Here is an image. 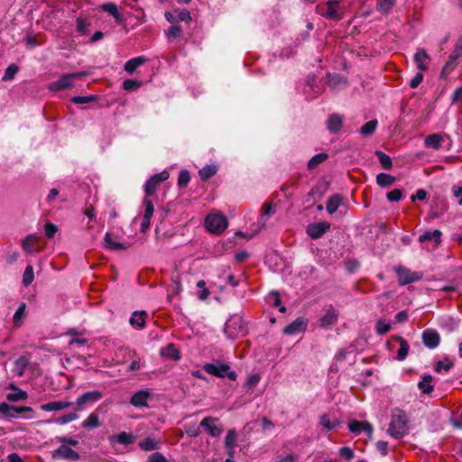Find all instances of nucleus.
Masks as SVG:
<instances>
[{"instance_id":"c9c22d12","label":"nucleus","mask_w":462,"mask_h":462,"mask_svg":"<svg viewBox=\"0 0 462 462\" xmlns=\"http://www.w3.org/2000/svg\"><path fill=\"white\" fill-rule=\"evenodd\" d=\"M328 155L326 152H320L314 155L308 162L307 167L309 170H314L319 164L324 162L328 159Z\"/></svg>"},{"instance_id":"6ab92c4d","label":"nucleus","mask_w":462,"mask_h":462,"mask_svg":"<svg viewBox=\"0 0 462 462\" xmlns=\"http://www.w3.org/2000/svg\"><path fill=\"white\" fill-rule=\"evenodd\" d=\"M39 237L34 234L28 235L22 242V248L26 253H36L40 251V246L37 245Z\"/></svg>"},{"instance_id":"e433bc0d","label":"nucleus","mask_w":462,"mask_h":462,"mask_svg":"<svg viewBox=\"0 0 462 462\" xmlns=\"http://www.w3.org/2000/svg\"><path fill=\"white\" fill-rule=\"evenodd\" d=\"M395 177L387 173H379L376 176V182L380 187H389L395 182Z\"/></svg>"},{"instance_id":"9b49d317","label":"nucleus","mask_w":462,"mask_h":462,"mask_svg":"<svg viewBox=\"0 0 462 462\" xmlns=\"http://www.w3.org/2000/svg\"><path fill=\"white\" fill-rule=\"evenodd\" d=\"M421 339L423 345L430 349L436 348L440 343L439 334L432 328L425 329L422 332Z\"/></svg>"},{"instance_id":"052dcab7","label":"nucleus","mask_w":462,"mask_h":462,"mask_svg":"<svg viewBox=\"0 0 462 462\" xmlns=\"http://www.w3.org/2000/svg\"><path fill=\"white\" fill-rule=\"evenodd\" d=\"M453 366V363L451 361L447 360V363L442 361H437L435 364L434 370L437 373H440L442 370L448 371Z\"/></svg>"},{"instance_id":"79ce46f5","label":"nucleus","mask_w":462,"mask_h":462,"mask_svg":"<svg viewBox=\"0 0 462 462\" xmlns=\"http://www.w3.org/2000/svg\"><path fill=\"white\" fill-rule=\"evenodd\" d=\"M102 10L111 14L117 22L122 21V16L117 9L116 5L113 3H106L102 5Z\"/></svg>"},{"instance_id":"72a5a7b5","label":"nucleus","mask_w":462,"mask_h":462,"mask_svg":"<svg viewBox=\"0 0 462 462\" xmlns=\"http://www.w3.org/2000/svg\"><path fill=\"white\" fill-rule=\"evenodd\" d=\"M395 0H376V10L382 14H388L392 10Z\"/></svg>"},{"instance_id":"ea45409f","label":"nucleus","mask_w":462,"mask_h":462,"mask_svg":"<svg viewBox=\"0 0 462 462\" xmlns=\"http://www.w3.org/2000/svg\"><path fill=\"white\" fill-rule=\"evenodd\" d=\"M104 243H105V247L109 250L125 249V246L124 244L113 241L111 234H109V233H106L105 235Z\"/></svg>"},{"instance_id":"e2e57ef3","label":"nucleus","mask_w":462,"mask_h":462,"mask_svg":"<svg viewBox=\"0 0 462 462\" xmlns=\"http://www.w3.org/2000/svg\"><path fill=\"white\" fill-rule=\"evenodd\" d=\"M386 197L389 201H399L402 197V191L399 189H394L392 191L388 192Z\"/></svg>"},{"instance_id":"4468645a","label":"nucleus","mask_w":462,"mask_h":462,"mask_svg":"<svg viewBox=\"0 0 462 462\" xmlns=\"http://www.w3.org/2000/svg\"><path fill=\"white\" fill-rule=\"evenodd\" d=\"M308 326V319L304 317H299L294 321L287 325L283 328V334L294 335L306 330Z\"/></svg>"},{"instance_id":"13d9d810","label":"nucleus","mask_w":462,"mask_h":462,"mask_svg":"<svg viewBox=\"0 0 462 462\" xmlns=\"http://www.w3.org/2000/svg\"><path fill=\"white\" fill-rule=\"evenodd\" d=\"M141 86V82L134 79H125L123 82V88L126 91H134Z\"/></svg>"},{"instance_id":"ddd939ff","label":"nucleus","mask_w":462,"mask_h":462,"mask_svg":"<svg viewBox=\"0 0 462 462\" xmlns=\"http://www.w3.org/2000/svg\"><path fill=\"white\" fill-rule=\"evenodd\" d=\"M348 430L356 435L364 431L369 438H371L373 434V426L368 421L351 420L348 421Z\"/></svg>"},{"instance_id":"4c0bfd02","label":"nucleus","mask_w":462,"mask_h":462,"mask_svg":"<svg viewBox=\"0 0 462 462\" xmlns=\"http://www.w3.org/2000/svg\"><path fill=\"white\" fill-rule=\"evenodd\" d=\"M378 122L377 120H370L366 122L360 129L359 133L364 136H369L372 135L377 127Z\"/></svg>"},{"instance_id":"09e8293b","label":"nucleus","mask_w":462,"mask_h":462,"mask_svg":"<svg viewBox=\"0 0 462 462\" xmlns=\"http://www.w3.org/2000/svg\"><path fill=\"white\" fill-rule=\"evenodd\" d=\"M165 33L168 40L171 41L180 36L182 29L180 25H171Z\"/></svg>"},{"instance_id":"37998d69","label":"nucleus","mask_w":462,"mask_h":462,"mask_svg":"<svg viewBox=\"0 0 462 462\" xmlns=\"http://www.w3.org/2000/svg\"><path fill=\"white\" fill-rule=\"evenodd\" d=\"M15 392L14 393H10L7 394L6 396V399L9 401V402H17V401H20V400H24L27 398V393L17 388V387H13Z\"/></svg>"},{"instance_id":"58836bf2","label":"nucleus","mask_w":462,"mask_h":462,"mask_svg":"<svg viewBox=\"0 0 462 462\" xmlns=\"http://www.w3.org/2000/svg\"><path fill=\"white\" fill-rule=\"evenodd\" d=\"M217 168L215 165H206L199 170V175L204 181L208 180L217 173Z\"/></svg>"},{"instance_id":"39448f33","label":"nucleus","mask_w":462,"mask_h":462,"mask_svg":"<svg viewBox=\"0 0 462 462\" xmlns=\"http://www.w3.org/2000/svg\"><path fill=\"white\" fill-rule=\"evenodd\" d=\"M398 277V282L400 285H406L414 282H417L422 278V274L417 272H412L404 266H396L394 268Z\"/></svg>"},{"instance_id":"4d7b16f0","label":"nucleus","mask_w":462,"mask_h":462,"mask_svg":"<svg viewBox=\"0 0 462 462\" xmlns=\"http://www.w3.org/2000/svg\"><path fill=\"white\" fill-rule=\"evenodd\" d=\"M90 25L89 23H88L85 19L78 18L77 19V31L82 34L85 35L88 33V26Z\"/></svg>"},{"instance_id":"c756f323","label":"nucleus","mask_w":462,"mask_h":462,"mask_svg":"<svg viewBox=\"0 0 462 462\" xmlns=\"http://www.w3.org/2000/svg\"><path fill=\"white\" fill-rule=\"evenodd\" d=\"M101 426L99 417L96 412L90 413L82 422V428L87 430H95Z\"/></svg>"},{"instance_id":"7c9ffc66","label":"nucleus","mask_w":462,"mask_h":462,"mask_svg":"<svg viewBox=\"0 0 462 462\" xmlns=\"http://www.w3.org/2000/svg\"><path fill=\"white\" fill-rule=\"evenodd\" d=\"M443 138L439 134H430L425 138L424 143L426 147L432 148L434 150H439L441 146V143Z\"/></svg>"},{"instance_id":"49530a36","label":"nucleus","mask_w":462,"mask_h":462,"mask_svg":"<svg viewBox=\"0 0 462 462\" xmlns=\"http://www.w3.org/2000/svg\"><path fill=\"white\" fill-rule=\"evenodd\" d=\"M34 279L33 268L32 265H28L23 275V283L24 286H29L32 284Z\"/></svg>"},{"instance_id":"f257e3e1","label":"nucleus","mask_w":462,"mask_h":462,"mask_svg":"<svg viewBox=\"0 0 462 462\" xmlns=\"http://www.w3.org/2000/svg\"><path fill=\"white\" fill-rule=\"evenodd\" d=\"M409 431V420L404 411L395 408L392 411L388 433L394 439H401Z\"/></svg>"},{"instance_id":"774afa93","label":"nucleus","mask_w":462,"mask_h":462,"mask_svg":"<svg viewBox=\"0 0 462 462\" xmlns=\"http://www.w3.org/2000/svg\"><path fill=\"white\" fill-rule=\"evenodd\" d=\"M423 80V74L421 72H418L412 79L410 81V87L411 88H416Z\"/></svg>"},{"instance_id":"aec40b11","label":"nucleus","mask_w":462,"mask_h":462,"mask_svg":"<svg viewBox=\"0 0 462 462\" xmlns=\"http://www.w3.org/2000/svg\"><path fill=\"white\" fill-rule=\"evenodd\" d=\"M461 56V53L452 51L451 54L448 56V60L446 61L442 69L441 77H447L448 74H450V72L457 67V60Z\"/></svg>"},{"instance_id":"423d86ee","label":"nucleus","mask_w":462,"mask_h":462,"mask_svg":"<svg viewBox=\"0 0 462 462\" xmlns=\"http://www.w3.org/2000/svg\"><path fill=\"white\" fill-rule=\"evenodd\" d=\"M338 6L339 2L337 0H329L326 5L319 6V14L327 19L339 21L341 15L338 13Z\"/></svg>"},{"instance_id":"412c9836","label":"nucleus","mask_w":462,"mask_h":462,"mask_svg":"<svg viewBox=\"0 0 462 462\" xmlns=\"http://www.w3.org/2000/svg\"><path fill=\"white\" fill-rule=\"evenodd\" d=\"M430 60V56L424 49H419L414 54V62L417 69L420 71L428 70L427 62Z\"/></svg>"},{"instance_id":"603ef678","label":"nucleus","mask_w":462,"mask_h":462,"mask_svg":"<svg viewBox=\"0 0 462 462\" xmlns=\"http://www.w3.org/2000/svg\"><path fill=\"white\" fill-rule=\"evenodd\" d=\"M79 418V415L76 412H70L65 415L59 417L56 420V422L60 425L67 424L73 420H76Z\"/></svg>"},{"instance_id":"8fccbe9b","label":"nucleus","mask_w":462,"mask_h":462,"mask_svg":"<svg viewBox=\"0 0 462 462\" xmlns=\"http://www.w3.org/2000/svg\"><path fill=\"white\" fill-rule=\"evenodd\" d=\"M190 180L189 172L187 170L180 171L178 178V186L182 189L185 188Z\"/></svg>"},{"instance_id":"f8f14e48","label":"nucleus","mask_w":462,"mask_h":462,"mask_svg":"<svg viewBox=\"0 0 462 462\" xmlns=\"http://www.w3.org/2000/svg\"><path fill=\"white\" fill-rule=\"evenodd\" d=\"M329 228V223L321 221L308 225L306 231L309 236H310L312 239H318L321 237Z\"/></svg>"},{"instance_id":"20e7f679","label":"nucleus","mask_w":462,"mask_h":462,"mask_svg":"<svg viewBox=\"0 0 462 462\" xmlns=\"http://www.w3.org/2000/svg\"><path fill=\"white\" fill-rule=\"evenodd\" d=\"M228 222L226 217L222 214H208L205 220L206 228L213 234H221L227 227Z\"/></svg>"},{"instance_id":"0eeeda50","label":"nucleus","mask_w":462,"mask_h":462,"mask_svg":"<svg viewBox=\"0 0 462 462\" xmlns=\"http://www.w3.org/2000/svg\"><path fill=\"white\" fill-rule=\"evenodd\" d=\"M170 174L167 171H162L159 173L152 175L145 183L144 191L146 196H152L156 192L159 185L167 180Z\"/></svg>"},{"instance_id":"f704fd0d","label":"nucleus","mask_w":462,"mask_h":462,"mask_svg":"<svg viewBox=\"0 0 462 462\" xmlns=\"http://www.w3.org/2000/svg\"><path fill=\"white\" fill-rule=\"evenodd\" d=\"M375 156L379 160V162L383 169L384 170H390L393 167V162L389 155H387L385 152L382 151H375L374 152Z\"/></svg>"},{"instance_id":"0e129e2a","label":"nucleus","mask_w":462,"mask_h":462,"mask_svg":"<svg viewBox=\"0 0 462 462\" xmlns=\"http://www.w3.org/2000/svg\"><path fill=\"white\" fill-rule=\"evenodd\" d=\"M44 230H45L46 236L48 238H52L54 236V235L57 233L58 227L56 225H54L51 222H48L44 226Z\"/></svg>"},{"instance_id":"5701e85b","label":"nucleus","mask_w":462,"mask_h":462,"mask_svg":"<svg viewBox=\"0 0 462 462\" xmlns=\"http://www.w3.org/2000/svg\"><path fill=\"white\" fill-rule=\"evenodd\" d=\"M150 397V392L142 390L133 394L130 400V403L135 407L147 406V400Z\"/></svg>"},{"instance_id":"b1692460","label":"nucleus","mask_w":462,"mask_h":462,"mask_svg":"<svg viewBox=\"0 0 462 462\" xmlns=\"http://www.w3.org/2000/svg\"><path fill=\"white\" fill-rule=\"evenodd\" d=\"M392 339L400 344V347L397 352V360L403 361L407 357L410 349L408 341L398 335L393 336Z\"/></svg>"},{"instance_id":"c85d7f7f","label":"nucleus","mask_w":462,"mask_h":462,"mask_svg":"<svg viewBox=\"0 0 462 462\" xmlns=\"http://www.w3.org/2000/svg\"><path fill=\"white\" fill-rule=\"evenodd\" d=\"M433 377L430 374H425L421 381L419 382L418 387L424 394H430L433 392V385H432Z\"/></svg>"},{"instance_id":"6e6552de","label":"nucleus","mask_w":462,"mask_h":462,"mask_svg":"<svg viewBox=\"0 0 462 462\" xmlns=\"http://www.w3.org/2000/svg\"><path fill=\"white\" fill-rule=\"evenodd\" d=\"M218 419L215 417H206L200 421V426L211 436L219 437L223 431L220 424H217Z\"/></svg>"},{"instance_id":"a211bd4d","label":"nucleus","mask_w":462,"mask_h":462,"mask_svg":"<svg viewBox=\"0 0 462 462\" xmlns=\"http://www.w3.org/2000/svg\"><path fill=\"white\" fill-rule=\"evenodd\" d=\"M237 439V433L235 430H229L225 438V448L228 450L229 457H227L225 462H234L233 457V449L236 446V442Z\"/></svg>"},{"instance_id":"1a4fd4ad","label":"nucleus","mask_w":462,"mask_h":462,"mask_svg":"<svg viewBox=\"0 0 462 462\" xmlns=\"http://www.w3.org/2000/svg\"><path fill=\"white\" fill-rule=\"evenodd\" d=\"M102 397V393L97 390L84 393L79 397H78L76 401V411H81L84 405L88 403L97 402L99 400H101Z\"/></svg>"},{"instance_id":"69168bd1","label":"nucleus","mask_w":462,"mask_h":462,"mask_svg":"<svg viewBox=\"0 0 462 462\" xmlns=\"http://www.w3.org/2000/svg\"><path fill=\"white\" fill-rule=\"evenodd\" d=\"M97 97L96 96H86V97H72L71 101L75 104H87V103H89L91 101H94L96 100Z\"/></svg>"},{"instance_id":"7ed1b4c3","label":"nucleus","mask_w":462,"mask_h":462,"mask_svg":"<svg viewBox=\"0 0 462 462\" xmlns=\"http://www.w3.org/2000/svg\"><path fill=\"white\" fill-rule=\"evenodd\" d=\"M87 76L86 72H74L63 74L58 80L49 84V90L60 91L73 87V80L82 79Z\"/></svg>"},{"instance_id":"680f3d73","label":"nucleus","mask_w":462,"mask_h":462,"mask_svg":"<svg viewBox=\"0 0 462 462\" xmlns=\"http://www.w3.org/2000/svg\"><path fill=\"white\" fill-rule=\"evenodd\" d=\"M197 287L202 290L201 293L199 295V299L202 300H206L210 294L208 289L206 288V282L204 280H199L197 282Z\"/></svg>"},{"instance_id":"a18cd8bd","label":"nucleus","mask_w":462,"mask_h":462,"mask_svg":"<svg viewBox=\"0 0 462 462\" xmlns=\"http://www.w3.org/2000/svg\"><path fill=\"white\" fill-rule=\"evenodd\" d=\"M323 192L321 191L320 187L314 186L309 191L307 197V201L312 200V202L318 201L322 198Z\"/></svg>"},{"instance_id":"cd10ccee","label":"nucleus","mask_w":462,"mask_h":462,"mask_svg":"<svg viewBox=\"0 0 462 462\" xmlns=\"http://www.w3.org/2000/svg\"><path fill=\"white\" fill-rule=\"evenodd\" d=\"M146 59L144 57L138 56L127 60L124 65V69L127 73L132 74L138 67L143 65Z\"/></svg>"},{"instance_id":"9d476101","label":"nucleus","mask_w":462,"mask_h":462,"mask_svg":"<svg viewBox=\"0 0 462 462\" xmlns=\"http://www.w3.org/2000/svg\"><path fill=\"white\" fill-rule=\"evenodd\" d=\"M344 121L345 117L340 114L333 113L328 115V119L326 121V126L328 131L331 134H338L343 127Z\"/></svg>"},{"instance_id":"a878e982","label":"nucleus","mask_w":462,"mask_h":462,"mask_svg":"<svg viewBox=\"0 0 462 462\" xmlns=\"http://www.w3.org/2000/svg\"><path fill=\"white\" fill-rule=\"evenodd\" d=\"M160 354L162 356L174 361H179L180 359V353L173 343H170L165 347H162Z\"/></svg>"},{"instance_id":"2f4dec72","label":"nucleus","mask_w":462,"mask_h":462,"mask_svg":"<svg viewBox=\"0 0 462 462\" xmlns=\"http://www.w3.org/2000/svg\"><path fill=\"white\" fill-rule=\"evenodd\" d=\"M343 197L339 194L331 196L327 202V211L329 214L335 213L341 205Z\"/></svg>"},{"instance_id":"2eb2a0df","label":"nucleus","mask_w":462,"mask_h":462,"mask_svg":"<svg viewBox=\"0 0 462 462\" xmlns=\"http://www.w3.org/2000/svg\"><path fill=\"white\" fill-rule=\"evenodd\" d=\"M0 411L7 417L15 418L23 412H33V410L28 406H13L5 402L0 404Z\"/></svg>"},{"instance_id":"338daca9","label":"nucleus","mask_w":462,"mask_h":462,"mask_svg":"<svg viewBox=\"0 0 462 462\" xmlns=\"http://www.w3.org/2000/svg\"><path fill=\"white\" fill-rule=\"evenodd\" d=\"M260 380V375L258 374H254L247 378L245 385L249 388H254L259 383Z\"/></svg>"},{"instance_id":"de8ad7c7","label":"nucleus","mask_w":462,"mask_h":462,"mask_svg":"<svg viewBox=\"0 0 462 462\" xmlns=\"http://www.w3.org/2000/svg\"><path fill=\"white\" fill-rule=\"evenodd\" d=\"M18 71H19V67L17 65L14 64V63L10 64L5 71L3 80L4 81L12 80Z\"/></svg>"},{"instance_id":"864d4df0","label":"nucleus","mask_w":462,"mask_h":462,"mask_svg":"<svg viewBox=\"0 0 462 462\" xmlns=\"http://www.w3.org/2000/svg\"><path fill=\"white\" fill-rule=\"evenodd\" d=\"M376 332L378 335H384L391 330V325L383 319H380L376 323Z\"/></svg>"},{"instance_id":"dca6fc26","label":"nucleus","mask_w":462,"mask_h":462,"mask_svg":"<svg viewBox=\"0 0 462 462\" xmlns=\"http://www.w3.org/2000/svg\"><path fill=\"white\" fill-rule=\"evenodd\" d=\"M55 458L59 459H67L76 461L79 459V455L78 452L73 450L68 445L62 444L56 450L53 456Z\"/></svg>"},{"instance_id":"3c124183","label":"nucleus","mask_w":462,"mask_h":462,"mask_svg":"<svg viewBox=\"0 0 462 462\" xmlns=\"http://www.w3.org/2000/svg\"><path fill=\"white\" fill-rule=\"evenodd\" d=\"M177 22L189 23L191 21L190 13L187 9L174 10Z\"/></svg>"},{"instance_id":"c03bdc74","label":"nucleus","mask_w":462,"mask_h":462,"mask_svg":"<svg viewBox=\"0 0 462 462\" xmlns=\"http://www.w3.org/2000/svg\"><path fill=\"white\" fill-rule=\"evenodd\" d=\"M139 447L147 451L154 450L158 447V442L152 438H146L139 442Z\"/></svg>"},{"instance_id":"4be33fe9","label":"nucleus","mask_w":462,"mask_h":462,"mask_svg":"<svg viewBox=\"0 0 462 462\" xmlns=\"http://www.w3.org/2000/svg\"><path fill=\"white\" fill-rule=\"evenodd\" d=\"M337 312L333 308H329L319 319L320 327L324 328H329L337 322Z\"/></svg>"},{"instance_id":"bf43d9fd","label":"nucleus","mask_w":462,"mask_h":462,"mask_svg":"<svg viewBox=\"0 0 462 462\" xmlns=\"http://www.w3.org/2000/svg\"><path fill=\"white\" fill-rule=\"evenodd\" d=\"M27 365H28V359L25 356H20L15 361V368L18 370L19 375H22L23 374V371Z\"/></svg>"},{"instance_id":"a19ab883","label":"nucleus","mask_w":462,"mask_h":462,"mask_svg":"<svg viewBox=\"0 0 462 462\" xmlns=\"http://www.w3.org/2000/svg\"><path fill=\"white\" fill-rule=\"evenodd\" d=\"M25 309L26 304L24 302L21 303L18 309L16 310L15 313L13 317V321L14 326L20 327L23 323V319L25 317Z\"/></svg>"},{"instance_id":"5fc2aeb1","label":"nucleus","mask_w":462,"mask_h":462,"mask_svg":"<svg viewBox=\"0 0 462 462\" xmlns=\"http://www.w3.org/2000/svg\"><path fill=\"white\" fill-rule=\"evenodd\" d=\"M340 458L343 460H351L354 458V451L349 447H342L338 450Z\"/></svg>"},{"instance_id":"f3484780","label":"nucleus","mask_w":462,"mask_h":462,"mask_svg":"<svg viewBox=\"0 0 462 462\" xmlns=\"http://www.w3.org/2000/svg\"><path fill=\"white\" fill-rule=\"evenodd\" d=\"M136 437L125 431H122L118 434H115L109 437V441L111 444H122L124 446H128L133 444L135 441Z\"/></svg>"},{"instance_id":"f03ea898","label":"nucleus","mask_w":462,"mask_h":462,"mask_svg":"<svg viewBox=\"0 0 462 462\" xmlns=\"http://www.w3.org/2000/svg\"><path fill=\"white\" fill-rule=\"evenodd\" d=\"M203 369L208 374L218 378L227 377L231 381H236L237 378L236 373L231 370L228 364H224L219 361L216 363H207L203 365Z\"/></svg>"},{"instance_id":"473e14b6","label":"nucleus","mask_w":462,"mask_h":462,"mask_svg":"<svg viewBox=\"0 0 462 462\" xmlns=\"http://www.w3.org/2000/svg\"><path fill=\"white\" fill-rule=\"evenodd\" d=\"M147 313L145 311H135L130 319V324L136 326L138 328H143L145 326V318Z\"/></svg>"},{"instance_id":"bb28decb","label":"nucleus","mask_w":462,"mask_h":462,"mask_svg":"<svg viewBox=\"0 0 462 462\" xmlns=\"http://www.w3.org/2000/svg\"><path fill=\"white\" fill-rule=\"evenodd\" d=\"M419 241L424 243L427 241H433L435 245H439L441 242V232L438 229L426 231L424 234L420 236Z\"/></svg>"},{"instance_id":"393cba45","label":"nucleus","mask_w":462,"mask_h":462,"mask_svg":"<svg viewBox=\"0 0 462 462\" xmlns=\"http://www.w3.org/2000/svg\"><path fill=\"white\" fill-rule=\"evenodd\" d=\"M72 405L71 402L62 400L56 402H50L41 405V410L44 411H61Z\"/></svg>"},{"instance_id":"6e6d98bb","label":"nucleus","mask_w":462,"mask_h":462,"mask_svg":"<svg viewBox=\"0 0 462 462\" xmlns=\"http://www.w3.org/2000/svg\"><path fill=\"white\" fill-rule=\"evenodd\" d=\"M143 204L145 206L143 218L151 219L154 212L152 201L149 199H144Z\"/></svg>"}]
</instances>
